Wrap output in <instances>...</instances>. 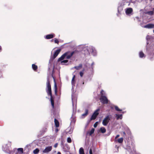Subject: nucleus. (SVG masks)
<instances>
[{
    "label": "nucleus",
    "mask_w": 154,
    "mask_h": 154,
    "mask_svg": "<svg viewBox=\"0 0 154 154\" xmlns=\"http://www.w3.org/2000/svg\"><path fill=\"white\" fill-rule=\"evenodd\" d=\"M58 144V143H55V145H54V147L55 148H56L57 147V146Z\"/></svg>",
    "instance_id": "4c0bfd02"
},
{
    "label": "nucleus",
    "mask_w": 154,
    "mask_h": 154,
    "mask_svg": "<svg viewBox=\"0 0 154 154\" xmlns=\"http://www.w3.org/2000/svg\"><path fill=\"white\" fill-rule=\"evenodd\" d=\"M119 135H117L116 136V138H118V137H119Z\"/></svg>",
    "instance_id": "a19ab883"
},
{
    "label": "nucleus",
    "mask_w": 154,
    "mask_h": 154,
    "mask_svg": "<svg viewBox=\"0 0 154 154\" xmlns=\"http://www.w3.org/2000/svg\"><path fill=\"white\" fill-rule=\"evenodd\" d=\"M142 25V26H144V25H143V23H140V25L141 26V25Z\"/></svg>",
    "instance_id": "79ce46f5"
},
{
    "label": "nucleus",
    "mask_w": 154,
    "mask_h": 154,
    "mask_svg": "<svg viewBox=\"0 0 154 154\" xmlns=\"http://www.w3.org/2000/svg\"><path fill=\"white\" fill-rule=\"evenodd\" d=\"M100 111V109H97L93 114L92 115L91 118V120H94L97 117V116L99 114L98 112Z\"/></svg>",
    "instance_id": "0eeeda50"
},
{
    "label": "nucleus",
    "mask_w": 154,
    "mask_h": 154,
    "mask_svg": "<svg viewBox=\"0 0 154 154\" xmlns=\"http://www.w3.org/2000/svg\"><path fill=\"white\" fill-rule=\"evenodd\" d=\"M152 38V37L149 35H147L146 37V39L147 40V44H148L149 43V40Z\"/></svg>",
    "instance_id": "a211bd4d"
},
{
    "label": "nucleus",
    "mask_w": 154,
    "mask_h": 154,
    "mask_svg": "<svg viewBox=\"0 0 154 154\" xmlns=\"http://www.w3.org/2000/svg\"><path fill=\"white\" fill-rule=\"evenodd\" d=\"M2 49V47H1V46H0V51Z\"/></svg>",
    "instance_id": "49530a36"
},
{
    "label": "nucleus",
    "mask_w": 154,
    "mask_h": 154,
    "mask_svg": "<svg viewBox=\"0 0 154 154\" xmlns=\"http://www.w3.org/2000/svg\"><path fill=\"white\" fill-rule=\"evenodd\" d=\"M100 131L102 133H104L106 132V130L104 127H102L100 128Z\"/></svg>",
    "instance_id": "6ab92c4d"
},
{
    "label": "nucleus",
    "mask_w": 154,
    "mask_h": 154,
    "mask_svg": "<svg viewBox=\"0 0 154 154\" xmlns=\"http://www.w3.org/2000/svg\"><path fill=\"white\" fill-rule=\"evenodd\" d=\"M54 36V34H50L47 35L45 36V38L46 39H50L53 38Z\"/></svg>",
    "instance_id": "f8f14e48"
},
{
    "label": "nucleus",
    "mask_w": 154,
    "mask_h": 154,
    "mask_svg": "<svg viewBox=\"0 0 154 154\" xmlns=\"http://www.w3.org/2000/svg\"><path fill=\"white\" fill-rule=\"evenodd\" d=\"M32 67L34 70L35 71L37 69V66L35 65V64H32Z\"/></svg>",
    "instance_id": "a878e982"
},
{
    "label": "nucleus",
    "mask_w": 154,
    "mask_h": 154,
    "mask_svg": "<svg viewBox=\"0 0 154 154\" xmlns=\"http://www.w3.org/2000/svg\"><path fill=\"white\" fill-rule=\"evenodd\" d=\"M17 151L20 154L23 153V149L22 148H19L17 149Z\"/></svg>",
    "instance_id": "4be33fe9"
},
{
    "label": "nucleus",
    "mask_w": 154,
    "mask_h": 154,
    "mask_svg": "<svg viewBox=\"0 0 154 154\" xmlns=\"http://www.w3.org/2000/svg\"><path fill=\"white\" fill-rule=\"evenodd\" d=\"M85 55L89 54L91 53L93 56H95L97 54V51L95 48L92 46L85 47L83 48Z\"/></svg>",
    "instance_id": "f257e3e1"
},
{
    "label": "nucleus",
    "mask_w": 154,
    "mask_h": 154,
    "mask_svg": "<svg viewBox=\"0 0 154 154\" xmlns=\"http://www.w3.org/2000/svg\"><path fill=\"white\" fill-rule=\"evenodd\" d=\"M111 118V116L108 115L105 117L102 122V124L104 126H106Z\"/></svg>",
    "instance_id": "423d86ee"
},
{
    "label": "nucleus",
    "mask_w": 154,
    "mask_h": 154,
    "mask_svg": "<svg viewBox=\"0 0 154 154\" xmlns=\"http://www.w3.org/2000/svg\"><path fill=\"white\" fill-rule=\"evenodd\" d=\"M88 109H86L85 110V112L84 113H83L82 115V118H84L88 114Z\"/></svg>",
    "instance_id": "2eb2a0df"
},
{
    "label": "nucleus",
    "mask_w": 154,
    "mask_h": 154,
    "mask_svg": "<svg viewBox=\"0 0 154 154\" xmlns=\"http://www.w3.org/2000/svg\"><path fill=\"white\" fill-rule=\"evenodd\" d=\"M153 11H149L147 12H146L145 13V14H148L150 16H152L153 15L154 12Z\"/></svg>",
    "instance_id": "4468645a"
},
{
    "label": "nucleus",
    "mask_w": 154,
    "mask_h": 154,
    "mask_svg": "<svg viewBox=\"0 0 154 154\" xmlns=\"http://www.w3.org/2000/svg\"><path fill=\"white\" fill-rule=\"evenodd\" d=\"M123 134H124V135H125V132H124H124H123Z\"/></svg>",
    "instance_id": "a18cd8bd"
},
{
    "label": "nucleus",
    "mask_w": 154,
    "mask_h": 154,
    "mask_svg": "<svg viewBox=\"0 0 154 154\" xmlns=\"http://www.w3.org/2000/svg\"><path fill=\"white\" fill-rule=\"evenodd\" d=\"M54 42L58 44L59 42L57 39L55 38L54 40Z\"/></svg>",
    "instance_id": "f704fd0d"
},
{
    "label": "nucleus",
    "mask_w": 154,
    "mask_h": 154,
    "mask_svg": "<svg viewBox=\"0 0 154 154\" xmlns=\"http://www.w3.org/2000/svg\"><path fill=\"white\" fill-rule=\"evenodd\" d=\"M139 55L140 58H143L145 57L144 53L142 51H140L139 52Z\"/></svg>",
    "instance_id": "b1692460"
},
{
    "label": "nucleus",
    "mask_w": 154,
    "mask_h": 154,
    "mask_svg": "<svg viewBox=\"0 0 154 154\" xmlns=\"http://www.w3.org/2000/svg\"><path fill=\"white\" fill-rule=\"evenodd\" d=\"M61 63H67L68 62V60H61Z\"/></svg>",
    "instance_id": "72a5a7b5"
},
{
    "label": "nucleus",
    "mask_w": 154,
    "mask_h": 154,
    "mask_svg": "<svg viewBox=\"0 0 154 154\" xmlns=\"http://www.w3.org/2000/svg\"><path fill=\"white\" fill-rule=\"evenodd\" d=\"M116 119L118 120L119 119H122V115H118L117 114H116Z\"/></svg>",
    "instance_id": "dca6fc26"
},
{
    "label": "nucleus",
    "mask_w": 154,
    "mask_h": 154,
    "mask_svg": "<svg viewBox=\"0 0 154 154\" xmlns=\"http://www.w3.org/2000/svg\"><path fill=\"white\" fill-rule=\"evenodd\" d=\"M123 10L122 6L121 5L118 6V12L121 11Z\"/></svg>",
    "instance_id": "5701e85b"
},
{
    "label": "nucleus",
    "mask_w": 154,
    "mask_h": 154,
    "mask_svg": "<svg viewBox=\"0 0 154 154\" xmlns=\"http://www.w3.org/2000/svg\"><path fill=\"white\" fill-rule=\"evenodd\" d=\"M75 77V75H74L73 76V77L72 78V87H73V86H74V85H75V82H74L75 81L74 80Z\"/></svg>",
    "instance_id": "cd10ccee"
},
{
    "label": "nucleus",
    "mask_w": 154,
    "mask_h": 154,
    "mask_svg": "<svg viewBox=\"0 0 154 154\" xmlns=\"http://www.w3.org/2000/svg\"><path fill=\"white\" fill-rule=\"evenodd\" d=\"M94 62H93L91 64V67L92 69L93 68V66L94 65Z\"/></svg>",
    "instance_id": "58836bf2"
},
{
    "label": "nucleus",
    "mask_w": 154,
    "mask_h": 154,
    "mask_svg": "<svg viewBox=\"0 0 154 154\" xmlns=\"http://www.w3.org/2000/svg\"><path fill=\"white\" fill-rule=\"evenodd\" d=\"M52 149L51 146H48L46 147L43 150V152L44 153H48L51 151Z\"/></svg>",
    "instance_id": "9d476101"
},
{
    "label": "nucleus",
    "mask_w": 154,
    "mask_h": 154,
    "mask_svg": "<svg viewBox=\"0 0 154 154\" xmlns=\"http://www.w3.org/2000/svg\"><path fill=\"white\" fill-rule=\"evenodd\" d=\"M89 154H93L92 149L91 148H90L89 150Z\"/></svg>",
    "instance_id": "e433bc0d"
},
{
    "label": "nucleus",
    "mask_w": 154,
    "mask_h": 154,
    "mask_svg": "<svg viewBox=\"0 0 154 154\" xmlns=\"http://www.w3.org/2000/svg\"><path fill=\"white\" fill-rule=\"evenodd\" d=\"M47 89H46V92L48 94V95H49L51 96V105L52 106V107L53 108H54V100L52 98V92H51V85L49 81V78H48L47 79Z\"/></svg>",
    "instance_id": "f03ea898"
},
{
    "label": "nucleus",
    "mask_w": 154,
    "mask_h": 154,
    "mask_svg": "<svg viewBox=\"0 0 154 154\" xmlns=\"http://www.w3.org/2000/svg\"><path fill=\"white\" fill-rule=\"evenodd\" d=\"M74 53V51L71 52L69 51L66 52L62 55L58 59V61H61L65 58L66 59H69L73 55Z\"/></svg>",
    "instance_id": "7ed1b4c3"
},
{
    "label": "nucleus",
    "mask_w": 154,
    "mask_h": 154,
    "mask_svg": "<svg viewBox=\"0 0 154 154\" xmlns=\"http://www.w3.org/2000/svg\"><path fill=\"white\" fill-rule=\"evenodd\" d=\"M39 151V149L38 148H36L33 150V152L34 154H37L38 153Z\"/></svg>",
    "instance_id": "bb28decb"
},
{
    "label": "nucleus",
    "mask_w": 154,
    "mask_h": 154,
    "mask_svg": "<svg viewBox=\"0 0 154 154\" xmlns=\"http://www.w3.org/2000/svg\"><path fill=\"white\" fill-rule=\"evenodd\" d=\"M57 154H61L60 152H58Z\"/></svg>",
    "instance_id": "c03bdc74"
},
{
    "label": "nucleus",
    "mask_w": 154,
    "mask_h": 154,
    "mask_svg": "<svg viewBox=\"0 0 154 154\" xmlns=\"http://www.w3.org/2000/svg\"><path fill=\"white\" fill-rule=\"evenodd\" d=\"M128 149H130L129 151L131 152H135V146L134 144H131V146H130Z\"/></svg>",
    "instance_id": "9b49d317"
},
{
    "label": "nucleus",
    "mask_w": 154,
    "mask_h": 154,
    "mask_svg": "<svg viewBox=\"0 0 154 154\" xmlns=\"http://www.w3.org/2000/svg\"><path fill=\"white\" fill-rule=\"evenodd\" d=\"M133 9L131 8H126L125 10V13L127 15L130 16L133 12Z\"/></svg>",
    "instance_id": "6e6552de"
},
{
    "label": "nucleus",
    "mask_w": 154,
    "mask_h": 154,
    "mask_svg": "<svg viewBox=\"0 0 154 154\" xmlns=\"http://www.w3.org/2000/svg\"><path fill=\"white\" fill-rule=\"evenodd\" d=\"M115 109L118 111H122V109H120L117 106H115Z\"/></svg>",
    "instance_id": "7c9ffc66"
},
{
    "label": "nucleus",
    "mask_w": 154,
    "mask_h": 154,
    "mask_svg": "<svg viewBox=\"0 0 154 154\" xmlns=\"http://www.w3.org/2000/svg\"><path fill=\"white\" fill-rule=\"evenodd\" d=\"M72 105L73 106V103H74V100H73V97L72 96Z\"/></svg>",
    "instance_id": "ea45409f"
},
{
    "label": "nucleus",
    "mask_w": 154,
    "mask_h": 154,
    "mask_svg": "<svg viewBox=\"0 0 154 154\" xmlns=\"http://www.w3.org/2000/svg\"><path fill=\"white\" fill-rule=\"evenodd\" d=\"M141 26L143 27L148 29H151L154 27V24L151 23L148 24L145 26L141 25Z\"/></svg>",
    "instance_id": "1a4fd4ad"
},
{
    "label": "nucleus",
    "mask_w": 154,
    "mask_h": 154,
    "mask_svg": "<svg viewBox=\"0 0 154 154\" xmlns=\"http://www.w3.org/2000/svg\"><path fill=\"white\" fill-rule=\"evenodd\" d=\"M61 50L60 49L57 50L54 52L53 55L54 59L56 57L60 52Z\"/></svg>",
    "instance_id": "ddd939ff"
},
{
    "label": "nucleus",
    "mask_w": 154,
    "mask_h": 154,
    "mask_svg": "<svg viewBox=\"0 0 154 154\" xmlns=\"http://www.w3.org/2000/svg\"><path fill=\"white\" fill-rule=\"evenodd\" d=\"M11 146V143L9 142L4 144L2 146V150L5 152L11 154V151L10 150Z\"/></svg>",
    "instance_id": "20e7f679"
},
{
    "label": "nucleus",
    "mask_w": 154,
    "mask_h": 154,
    "mask_svg": "<svg viewBox=\"0 0 154 154\" xmlns=\"http://www.w3.org/2000/svg\"><path fill=\"white\" fill-rule=\"evenodd\" d=\"M94 128H92L91 131H90L89 132V135H91L94 132Z\"/></svg>",
    "instance_id": "c85d7f7f"
},
{
    "label": "nucleus",
    "mask_w": 154,
    "mask_h": 154,
    "mask_svg": "<svg viewBox=\"0 0 154 154\" xmlns=\"http://www.w3.org/2000/svg\"><path fill=\"white\" fill-rule=\"evenodd\" d=\"M54 92L55 94L56 95H57V85L55 82L54 85Z\"/></svg>",
    "instance_id": "393cba45"
},
{
    "label": "nucleus",
    "mask_w": 154,
    "mask_h": 154,
    "mask_svg": "<svg viewBox=\"0 0 154 154\" xmlns=\"http://www.w3.org/2000/svg\"><path fill=\"white\" fill-rule=\"evenodd\" d=\"M55 131L56 132H57L58 131V129L57 128H56Z\"/></svg>",
    "instance_id": "37998d69"
},
{
    "label": "nucleus",
    "mask_w": 154,
    "mask_h": 154,
    "mask_svg": "<svg viewBox=\"0 0 154 154\" xmlns=\"http://www.w3.org/2000/svg\"><path fill=\"white\" fill-rule=\"evenodd\" d=\"M54 123L55 126L57 127H58L59 126V124L58 121L56 119H54Z\"/></svg>",
    "instance_id": "f3484780"
},
{
    "label": "nucleus",
    "mask_w": 154,
    "mask_h": 154,
    "mask_svg": "<svg viewBox=\"0 0 154 154\" xmlns=\"http://www.w3.org/2000/svg\"><path fill=\"white\" fill-rule=\"evenodd\" d=\"M123 138H122V137L118 139V141L119 143H121L123 141Z\"/></svg>",
    "instance_id": "c756f323"
},
{
    "label": "nucleus",
    "mask_w": 154,
    "mask_h": 154,
    "mask_svg": "<svg viewBox=\"0 0 154 154\" xmlns=\"http://www.w3.org/2000/svg\"><path fill=\"white\" fill-rule=\"evenodd\" d=\"M149 1H150V2H151L152 1V0H149Z\"/></svg>",
    "instance_id": "de8ad7c7"
},
{
    "label": "nucleus",
    "mask_w": 154,
    "mask_h": 154,
    "mask_svg": "<svg viewBox=\"0 0 154 154\" xmlns=\"http://www.w3.org/2000/svg\"><path fill=\"white\" fill-rule=\"evenodd\" d=\"M72 141L70 137H68L67 139V142L69 143H70Z\"/></svg>",
    "instance_id": "473e14b6"
},
{
    "label": "nucleus",
    "mask_w": 154,
    "mask_h": 154,
    "mask_svg": "<svg viewBox=\"0 0 154 154\" xmlns=\"http://www.w3.org/2000/svg\"><path fill=\"white\" fill-rule=\"evenodd\" d=\"M101 96L100 100L101 102L103 104H107L108 103V100L105 95V93L104 91L102 90L100 92Z\"/></svg>",
    "instance_id": "39448f33"
},
{
    "label": "nucleus",
    "mask_w": 154,
    "mask_h": 154,
    "mask_svg": "<svg viewBox=\"0 0 154 154\" xmlns=\"http://www.w3.org/2000/svg\"><path fill=\"white\" fill-rule=\"evenodd\" d=\"M97 123H98V122H96L94 124V128H96L97 126Z\"/></svg>",
    "instance_id": "c9c22d12"
},
{
    "label": "nucleus",
    "mask_w": 154,
    "mask_h": 154,
    "mask_svg": "<svg viewBox=\"0 0 154 154\" xmlns=\"http://www.w3.org/2000/svg\"><path fill=\"white\" fill-rule=\"evenodd\" d=\"M82 65L80 64L79 65V66H75L74 67V68H75L77 70L79 69L80 68H81L82 67Z\"/></svg>",
    "instance_id": "aec40b11"
},
{
    "label": "nucleus",
    "mask_w": 154,
    "mask_h": 154,
    "mask_svg": "<svg viewBox=\"0 0 154 154\" xmlns=\"http://www.w3.org/2000/svg\"><path fill=\"white\" fill-rule=\"evenodd\" d=\"M84 70L85 69H84L82 71H81L80 72V75L81 77H82L83 75L84 71Z\"/></svg>",
    "instance_id": "2f4dec72"
},
{
    "label": "nucleus",
    "mask_w": 154,
    "mask_h": 154,
    "mask_svg": "<svg viewBox=\"0 0 154 154\" xmlns=\"http://www.w3.org/2000/svg\"><path fill=\"white\" fill-rule=\"evenodd\" d=\"M79 154H85L83 149L82 147L80 148L79 150Z\"/></svg>",
    "instance_id": "412c9836"
}]
</instances>
